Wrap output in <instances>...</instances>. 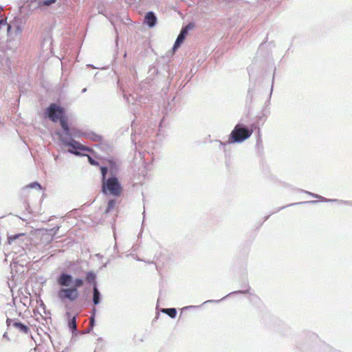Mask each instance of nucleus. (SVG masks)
<instances>
[{
	"instance_id": "f257e3e1",
	"label": "nucleus",
	"mask_w": 352,
	"mask_h": 352,
	"mask_svg": "<svg viewBox=\"0 0 352 352\" xmlns=\"http://www.w3.org/2000/svg\"><path fill=\"white\" fill-rule=\"evenodd\" d=\"M58 121L60 122V126L64 131V133L61 136L60 140L65 145L71 147V148L69 149V152L74 153L76 155H80V153L77 151V150L86 151H91V149L88 147L82 145L72 138L73 135L75 137H78L80 135V131L74 128L72 129H69L67 119L65 115Z\"/></svg>"
},
{
	"instance_id": "f03ea898",
	"label": "nucleus",
	"mask_w": 352,
	"mask_h": 352,
	"mask_svg": "<svg viewBox=\"0 0 352 352\" xmlns=\"http://www.w3.org/2000/svg\"><path fill=\"white\" fill-rule=\"evenodd\" d=\"M83 285V280L80 278H76L74 280V286L68 288H60L57 293L58 297L62 300L68 299L74 301L79 297L78 288Z\"/></svg>"
},
{
	"instance_id": "7ed1b4c3",
	"label": "nucleus",
	"mask_w": 352,
	"mask_h": 352,
	"mask_svg": "<svg viewBox=\"0 0 352 352\" xmlns=\"http://www.w3.org/2000/svg\"><path fill=\"white\" fill-rule=\"evenodd\" d=\"M102 191L104 194H109L114 197H119L122 194V187L118 178L113 176L102 182Z\"/></svg>"
},
{
	"instance_id": "20e7f679",
	"label": "nucleus",
	"mask_w": 352,
	"mask_h": 352,
	"mask_svg": "<svg viewBox=\"0 0 352 352\" xmlns=\"http://www.w3.org/2000/svg\"><path fill=\"white\" fill-rule=\"evenodd\" d=\"M252 134V130L244 128L240 124L235 126L230 135L229 143L242 142L249 138Z\"/></svg>"
},
{
	"instance_id": "39448f33",
	"label": "nucleus",
	"mask_w": 352,
	"mask_h": 352,
	"mask_svg": "<svg viewBox=\"0 0 352 352\" xmlns=\"http://www.w3.org/2000/svg\"><path fill=\"white\" fill-rule=\"evenodd\" d=\"M46 114L51 121L57 122L65 115V109L55 103L51 104L46 109Z\"/></svg>"
},
{
	"instance_id": "423d86ee",
	"label": "nucleus",
	"mask_w": 352,
	"mask_h": 352,
	"mask_svg": "<svg viewBox=\"0 0 352 352\" xmlns=\"http://www.w3.org/2000/svg\"><path fill=\"white\" fill-rule=\"evenodd\" d=\"M57 283L62 287H68L73 283V278L67 274H62L58 278Z\"/></svg>"
},
{
	"instance_id": "0eeeda50",
	"label": "nucleus",
	"mask_w": 352,
	"mask_h": 352,
	"mask_svg": "<svg viewBox=\"0 0 352 352\" xmlns=\"http://www.w3.org/2000/svg\"><path fill=\"white\" fill-rule=\"evenodd\" d=\"M144 23H146L150 28L155 25L157 23V18L153 12L150 11L146 13L144 18Z\"/></svg>"
},
{
	"instance_id": "6e6552de",
	"label": "nucleus",
	"mask_w": 352,
	"mask_h": 352,
	"mask_svg": "<svg viewBox=\"0 0 352 352\" xmlns=\"http://www.w3.org/2000/svg\"><path fill=\"white\" fill-rule=\"evenodd\" d=\"M13 327L17 329L20 332L23 333H28L30 329L28 327L21 323V322H14Z\"/></svg>"
},
{
	"instance_id": "1a4fd4ad",
	"label": "nucleus",
	"mask_w": 352,
	"mask_h": 352,
	"mask_svg": "<svg viewBox=\"0 0 352 352\" xmlns=\"http://www.w3.org/2000/svg\"><path fill=\"white\" fill-rule=\"evenodd\" d=\"M29 188H35L38 190H40L41 189V186L38 182H33V183H31V184L25 186L23 189V192L24 195H27L26 191Z\"/></svg>"
},
{
	"instance_id": "9d476101",
	"label": "nucleus",
	"mask_w": 352,
	"mask_h": 352,
	"mask_svg": "<svg viewBox=\"0 0 352 352\" xmlns=\"http://www.w3.org/2000/svg\"><path fill=\"white\" fill-rule=\"evenodd\" d=\"M162 311L163 313L166 314L168 315L170 318H175L177 315V310L175 308H166V309H162Z\"/></svg>"
},
{
	"instance_id": "9b49d317",
	"label": "nucleus",
	"mask_w": 352,
	"mask_h": 352,
	"mask_svg": "<svg viewBox=\"0 0 352 352\" xmlns=\"http://www.w3.org/2000/svg\"><path fill=\"white\" fill-rule=\"evenodd\" d=\"M117 201L115 199H110L108 201L107 207L105 210V213L110 212L112 210L116 208Z\"/></svg>"
},
{
	"instance_id": "f8f14e48",
	"label": "nucleus",
	"mask_w": 352,
	"mask_h": 352,
	"mask_svg": "<svg viewBox=\"0 0 352 352\" xmlns=\"http://www.w3.org/2000/svg\"><path fill=\"white\" fill-rule=\"evenodd\" d=\"M185 37L183 36V34H179L176 39V41L173 46V50H175L177 47L180 46V45L184 41Z\"/></svg>"
},
{
	"instance_id": "ddd939ff",
	"label": "nucleus",
	"mask_w": 352,
	"mask_h": 352,
	"mask_svg": "<svg viewBox=\"0 0 352 352\" xmlns=\"http://www.w3.org/2000/svg\"><path fill=\"white\" fill-rule=\"evenodd\" d=\"M100 300V293L98 289H97L96 286L94 287V296H93V301L95 305H97L99 303Z\"/></svg>"
},
{
	"instance_id": "4468645a",
	"label": "nucleus",
	"mask_w": 352,
	"mask_h": 352,
	"mask_svg": "<svg viewBox=\"0 0 352 352\" xmlns=\"http://www.w3.org/2000/svg\"><path fill=\"white\" fill-rule=\"evenodd\" d=\"M68 327L72 330L75 331L76 330L77 325H76V317H73L72 319H70L68 322Z\"/></svg>"
},
{
	"instance_id": "2eb2a0df",
	"label": "nucleus",
	"mask_w": 352,
	"mask_h": 352,
	"mask_svg": "<svg viewBox=\"0 0 352 352\" xmlns=\"http://www.w3.org/2000/svg\"><path fill=\"white\" fill-rule=\"evenodd\" d=\"M96 279V275L92 272H89L86 274V280L88 283H94Z\"/></svg>"
},
{
	"instance_id": "dca6fc26",
	"label": "nucleus",
	"mask_w": 352,
	"mask_h": 352,
	"mask_svg": "<svg viewBox=\"0 0 352 352\" xmlns=\"http://www.w3.org/2000/svg\"><path fill=\"white\" fill-rule=\"evenodd\" d=\"M100 170H101V174H102V182H104V181H106L107 179L106 178V175L107 174V167H104V166H102L100 168Z\"/></svg>"
},
{
	"instance_id": "f3484780",
	"label": "nucleus",
	"mask_w": 352,
	"mask_h": 352,
	"mask_svg": "<svg viewBox=\"0 0 352 352\" xmlns=\"http://www.w3.org/2000/svg\"><path fill=\"white\" fill-rule=\"evenodd\" d=\"M88 161L91 165H98V163L95 161L91 157L87 155Z\"/></svg>"
},
{
	"instance_id": "a211bd4d",
	"label": "nucleus",
	"mask_w": 352,
	"mask_h": 352,
	"mask_svg": "<svg viewBox=\"0 0 352 352\" xmlns=\"http://www.w3.org/2000/svg\"><path fill=\"white\" fill-rule=\"evenodd\" d=\"M56 0H46L43 1V5L45 6H50L52 3H54L56 2Z\"/></svg>"
},
{
	"instance_id": "6ab92c4d",
	"label": "nucleus",
	"mask_w": 352,
	"mask_h": 352,
	"mask_svg": "<svg viewBox=\"0 0 352 352\" xmlns=\"http://www.w3.org/2000/svg\"><path fill=\"white\" fill-rule=\"evenodd\" d=\"M188 30H187V28H186L185 27L182 28V30H181L180 33L179 34H183V36L184 37H186V36L188 34Z\"/></svg>"
},
{
	"instance_id": "aec40b11",
	"label": "nucleus",
	"mask_w": 352,
	"mask_h": 352,
	"mask_svg": "<svg viewBox=\"0 0 352 352\" xmlns=\"http://www.w3.org/2000/svg\"><path fill=\"white\" fill-rule=\"evenodd\" d=\"M24 234L23 233H21V234H16L14 236H13L12 237H10L9 238V240H14V239H18L19 236H23Z\"/></svg>"
},
{
	"instance_id": "412c9836",
	"label": "nucleus",
	"mask_w": 352,
	"mask_h": 352,
	"mask_svg": "<svg viewBox=\"0 0 352 352\" xmlns=\"http://www.w3.org/2000/svg\"><path fill=\"white\" fill-rule=\"evenodd\" d=\"M186 28H187V30H191L194 28V25L192 23H189L188 24L186 27Z\"/></svg>"
},
{
	"instance_id": "4be33fe9",
	"label": "nucleus",
	"mask_w": 352,
	"mask_h": 352,
	"mask_svg": "<svg viewBox=\"0 0 352 352\" xmlns=\"http://www.w3.org/2000/svg\"><path fill=\"white\" fill-rule=\"evenodd\" d=\"M94 325V317H91L90 318V326L91 328H93Z\"/></svg>"
}]
</instances>
